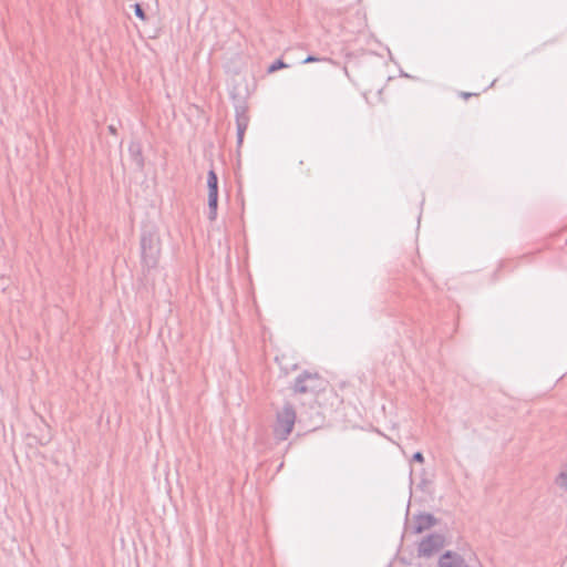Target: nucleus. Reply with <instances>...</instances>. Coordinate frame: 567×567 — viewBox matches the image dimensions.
Instances as JSON below:
<instances>
[{
    "mask_svg": "<svg viewBox=\"0 0 567 567\" xmlns=\"http://www.w3.org/2000/svg\"><path fill=\"white\" fill-rule=\"evenodd\" d=\"M413 457H414L415 461H417L420 463H422L423 460H424L423 455L420 452L415 453Z\"/></svg>",
    "mask_w": 567,
    "mask_h": 567,
    "instance_id": "obj_8",
    "label": "nucleus"
},
{
    "mask_svg": "<svg viewBox=\"0 0 567 567\" xmlns=\"http://www.w3.org/2000/svg\"><path fill=\"white\" fill-rule=\"evenodd\" d=\"M318 377L316 374H305L296 383V390L299 392H306L312 390L318 382Z\"/></svg>",
    "mask_w": 567,
    "mask_h": 567,
    "instance_id": "obj_4",
    "label": "nucleus"
},
{
    "mask_svg": "<svg viewBox=\"0 0 567 567\" xmlns=\"http://www.w3.org/2000/svg\"><path fill=\"white\" fill-rule=\"evenodd\" d=\"M287 65L282 62V61H276L275 63H272L269 69H268V72L269 73H274L276 72L277 70H280V69H284L286 68Z\"/></svg>",
    "mask_w": 567,
    "mask_h": 567,
    "instance_id": "obj_7",
    "label": "nucleus"
},
{
    "mask_svg": "<svg viewBox=\"0 0 567 567\" xmlns=\"http://www.w3.org/2000/svg\"><path fill=\"white\" fill-rule=\"evenodd\" d=\"M132 8L134 9V13H135V16L137 18H140L141 20H145L146 14H145V11H144V9L142 8V6L140 3L133 4Z\"/></svg>",
    "mask_w": 567,
    "mask_h": 567,
    "instance_id": "obj_6",
    "label": "nucleus"
},
{
    "mask_svg": "<svg viewBox=\"0 0 567 567\" xmlns=\"http://www.w3.org/2000/svg\"><path fill=\"white\" fill-rule=\"evenodd\" d=\"M556 483L560 488L567 489V466L559 473Z\"/></svg>",
    "mask_w": 567,
    "mask_h": 567,
    "instance_id": "obj_5",
    "label": "nucleus"
},
{
    "mask_svg": "<svg viewBox=\"0 0 567 567\" xmlns=\"http://www.w3.org/2000/svg\"><path fill=\"white\" fill-rule=\"evenodd\" d=\"M208 186V206L210 210V219H215L218 206V179L214 171L208 172L207 176Z\"/></svg>",
    "mask_w": 567,
    "mask_h": 567,
    "instance_id": "obj_2",
    "label": "nucleus"
},
{
    "mask_svg": "<svg viewBox=\"0 0 567 567\" xmlns=\"http://www.w3.org/2000/svg\"><path fill=\"white\" fill-rule=\"evenodd\" d=\"M296 421V412L292 408H284L277 415V421L274 427L275 435L279 440H286L292 432Z\"/></svg>",
    "mask_w": 567,
    "mask_h": 567,
    "instance_id": "obj_1",
    "label": "nucleus"
},
{
    "mask_svg": "<svg viewBox=\"0 0 567 567\" xmlns=\"http://www.w3.org/2000/svg\"><path fill=\"white\" fill-rule=\"evenodd\" d=\"M317 59L312 58V56H309L305 60L306 63L308 62H312V61H316Z\"/></svg>",
    "mask_w": 567,
    "mask_h": 567,
    "instance_id": "obj_9",
    "label": "nucleus"
},
{
    "mask_svg": "<svg viewBox=\"0 0 567 567\" xmlns=\"http://www.w3.org/2000/svg\"><path fill=\"white\" fill-rule=\"evenodd\" d=\"M439 567H467L464 563V560L452 553H446L443 556H441L439 560Z\"/></svg>",
    "mask_w": 567,
    "mask_h": 567,
    "instance_id": "obj_3",
    "label": "nucleus"
}]
</instances>
